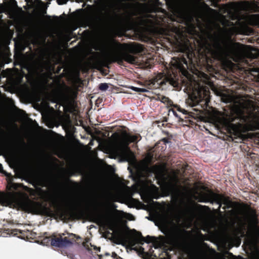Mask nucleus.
Wrapping results in <instances>:
<instances>
[{
    "mask_svg": "<svg viewBox=\"0 0 259 259\" xmlns=\"http://www.w3.org/2000/svg\"><path fill=\"white\" fill-rule=\"evenodd\" d=\"M112 257L113 258H116L118 257V255L117 254L115 253V252H112Z\"/></svg>",
    "mask_w": 259,
    "mask_h": 259,
    "instance_id": "7c9ffc66",
    "label": "nucleus"
},
{
    "mask_svg": "<svg viewBox=\"0 0 259 259\" xmlns=\"http://www.w3.org/2000/svg\"><path fill=\"white\" fill-rule=\"evenodd\" d=\"M184 164H185V163H184ZM187 164L191 167V168L193 170L192 171L193 172H192L191 174H190V175H188L187 176L186 175V176H184L183 175H180V176H179V178H199V176L197 177L196 175L195 174H194V169L191 167V166L189 165L188 164ZM200 179H201V177H200Z\"/></svg>",
    "mask_w": 259,
    "mask_h": 259,
    "instance_id": "4468645a",
    "label": "nucleus"
},
{
    "mask_svg": "<svg viewBox=\"0 0 259 259\" xmlns=\"http://www.w3.org/2000/svg\"><path fill=\"white\" fill-rule=\"evenodd\" d=\"M22 143L23 145H25V143L24 142H22Z\"/></svg>",
    "mask_w": 259,
    "mask_h": 259,
    "instance_id": "79ce46f5",
    "label": "nucleus"
},
{
    "mask_svg": "<svg viewBox=\"0 0 259 259\" xmlns=\"http://www.w3.org/2000/svg\"><path fill=\"white\" fill-rule=\"evenodd\" d=\"M172 111H173V112H174V115H175L176 116L178 117V115H177V113L176 112V111H175L174 110H172Z\"/></svg>",
    "mask_w": 259,
    "mask_h": 259,
    "instance_id": "f704fd0d",
    "label": "nucleus"
},
{
    "mask_svg": "<svg viewBox=\"0 0 259 259\" xmlns=\"http://www.w3.org/2000/svg\"><path fill=\"white\" fill-rule=\"evenodd\" d=\"M133 90L135 91H136V92H139V93H145V92H148V90L146 89L137 88V87H133Z\"/></svg>",
    "mask_w": 259,
    "mask_h": 259,
    "instance_id": "a211bd4d",
    "label": "nucleus"
},
{
    "mask_svg": "<svg viewBox=\"0 0 259 259\" xmlns=\"http://www.w3.org/2000/svg\"><path fill=\"white\" fill-rule=\"evenodd\" d=\"M121 180H124L125 179H120Z\"/></svg>",
    "mask_w": 259,
    "mask_h": 259,
    "instance_id": "37998d69",
    "label": "nucleus"
},
{
    "mask_svg": "<svg viewBox=\"0 0 259 259\" xmlns=\"http://www.w3.org/2000/svg\"><path fill=\"white\" fill-rule=\"evenodd\" d=\"M191 88L193 92H195L199 98H202V96L206 95L208 89L205 86L196 83L194 87L191 85Z\"/></svg>",
    "mask_w": 259,
    "mask_h": 259,
    "instance_id": "9b49d317",
    "label": "nucleus"
},
{
    "mask_svg": "<svg viewBox=\"0 0 259 259\" xmlns=\"http://www.w3.org/2000/svg\"><path fill=\"white\" fill-rule=\"evenodd\" d=\"M137 238L138 239H143V236L142 235V234L140 232H137Z\"/></svg>",
    "mask_w": 259,
    "mask_h": 259,
    "instance_id": "b1692460",
    "label": "nucleus"
},
{
    "mask_svg": "<svg viewBox=\"0 0 259 259\" xmlns=\"http://www.w3.org/2000/svg\"><path fill=\"white\" fill-rule=\"evenodd\" d=\"M146 182H150L151 183L152 182L151 181H146Z\"/></svg>",
    "mask_w": 259,
    "mask_h": 259,
    "instance_id": "58836bf2",
    "label": "nucleus"
},
{
    "mask_svg": "<svg viewBox=\"0 0 259 259\" xmlns=\"http://www.w3.org/2000/svg\"><path fill=\"white\" fill-rule=\"evenodd\" d=\"M224 121L230 132L233 133L239 132L242 125L240 121L244 122L243 126L245 131L259 130V111H250L246 115L243 113L231 112L226 114Z\"/></svg>",
    "mask_w": 259,
    "mask_h": 259,
    "instance_id": "20e7f679",
    "label": "nucleus"
},
{
    "mask_svg": "<svg viewBox=\"0 0 259 259\" xmlns=\"http://www.w3.org/2000/svg\"><path fill=\"white\" fill-rule=\"evenodd\" d=\"M51 245L52 246L62 247L68 246L72 244V242L68 240L67 237L56 238L51 240Z\"/></svg>",
    "mask_w": 259,
    "mask_h": 259,
    "instance_id": "9d476101",
    "label": "nucleus"
},
{
    "mask_svg": "<svg viewBox=\"0 0 259 259\" xmlns=\"http://www.w3.org/2000/svg\"><path fill=\"white\" fill-rule=\"evenodd\" d=\"M170 83L174 87H176L179 83L178 80H175L174 79L171 78L170 80Z\"/></svg>",
    "mask_w": 259,
    "mask_h": 259,
    "instance_id": "412c9836",
    "label": "nucleus"
},
{
    "mask_svg": "<svg viewBox=\"0 0 259 259\" xmlns=\"http://www.w3.org/2000/svg\"><path fill=\"white\" fill-rule=\"evenodd\" d=\"M145 180H149V179H145Z\"/></svg>",
    "mask_w": 259,
    "mask_h": 259,
    "instance_id": "c03bdc74",
    "label": "nucleus"
},
{
    "mask_svg": "<svg viewBox=\"0 0 259 259\" xmlns=\"http://www.w3.org/2000/svg\"><path fill=\"white\" fill-rule=\"evenodd\" d=\"M120 20V16L115 12L108 13L104 19V22L108 25L113 26L118 24Z\"/></svg>",
    "mask_w": 259,
    "mask_h": 259,
    "instance_id": "1a4fd4ad",
    "label": "nucleus"
},
{
    "mask_svg": "<svg viewBox=\"0 0 259 259\" xmlns=\"http://www.w3.org/2000/svg\"><path fill=\"white\" fill-rule=\"evenodd\" d=\"M112 137L115 140L116 144L118 147H124L128 148V145L131 142H136L138 140L140 136L139 135H129L125 132H123L121 136L118 133L113 134Z\"/></svg>",
    "mask_w": 259,
    "mask_h": 259,
    "instance_id": "423d86ee",
    "label": "nucleus"
},
{
    "mask_svg": "<svg viewBox=\"0 0 259 259\" xmlns=\"http://www.w3.org/2000/svg\"><path fill=\"white\" fill-rule=\"evenodd\" d=\"M6 188L8 193L0 192V204L11 208H17L28 199V194L33 193L32 188L23 184L15 183L14 179H6Z\"/></svg>",
    "mask_w": 259,
    "mask_h": 259,
    "instance_id": "7ed1b4c3",
    "label": "nucleus"
},
{
    "mask_svg": "<svg viewBox=\"0 0 259 259\" xmlns=\"http://www.w3.org/2000/svg\"><path fill=\"white\" fill-rule=\"evenodd\" d=\"M0 132H1V133H2V134H4V131H3L1 128H0Z\"/></svg>",
    "mask_w": 259,
    "mask_h": 259,
    "instance_id": "c9c22d12",
    "label": "nucleus"
},
{
    "mask_svg": "<svg viewBox=\"0 0 259 259\" xmlns=\"http://www.w3.org/2000/svg\"><path fill=\"white\" fill-rule=\"evenodd\" d=\"M208 39H205L201 48L198 51L199 62L202 59L204 65L208 68L213 69L215 61L224 63L229 59L235 62L244 61L246 59L257 58L259 49L240 42L225 43L220 33H209Z\"/></svg>",
    "mask_w": 259,
    "mask_h": 259,
    "instance_id": "f257e3e1",
    "label": "nucleus"
},
{
    "mask_svg": "<svg viewBox=\"0 0 259 259\" xmlns=\"http://www.w3.org/2000/svg\"><path fill=\"white\" fill-rule=\"evenodd\" d=\"M178 111L183 112L184 114H187V111L185 110V109H182L180 107H179L178 109Z\"/></svg>",
    "mask_w": 259,
    "mask_h": 259,
    "instance_id": "bb28decb",
    "label": "nucleus"
},
{
    "mask_svg": "<svg viewBox=\"0 0 259 259\" xmlns=\"http://www.w3.org/2000/svg\"><path fill=\"white\" fill-rule=\"evenodd\" d=\"M71 259H74L73 257H71Z\"/></svg>",
    "mask_w": 259,
    "mask_h": 259,
    "instance_id": "a18cd8bd",
    "label": "nucleus"
},
{
    "mask_svg": "<svg viewBox=\"0 0 259 259\" xmlns=\"http://www.w3.org/2000/svg\"><path fill=\"white\" fill-rule=\"evenodd\" d=\"M186 55L189 61L190 62H192V57L193 56H195L194 53L193 52H191V53L187 54Z\"/></svg>",
    "mask_w": 259,
    "mask_h": 259,
    "instance_id": "4be33fe9",
    "label": "nucleus"
},
{
    "mask_svg": "<svg viewBox=\"0 0 259 259\" xmlns=\"http://www.w3.org/2000/svg\"><path fill=\"white\" fill-rule=\"evenodd\" d=\"M204 5H205V6L206 7H207V8H208L209 9H210V10H212V9H210V8H209V7H208L206 4H205Z\"/></svg>",
    "mask_w": 259,
    "mask_h": 259,
    "instance_id": "e433bc0d",
    "label": "nucleus"
},
{
    "mask_svg": "<svg viewBox=\"0 0 259 259\" xmlns=\"http://www.w3.org/2000/svg\"><path fill=\"white\" fill-rule=\"evenodd\" d=\"M133 180L134 181L135 183H137V182H138L137 180H141V179H134Z\"/></svg>",
    "mask_w": 259,
    "mask_h": 259,
    "instance_id": "473e14b6",
    "label": "nucleus"
},
{
    "mask_svg": "<svg viewBox=\"0 0 259 259\" xmlns=\"http://www.w3.org/2000/svg\"><path fill=\"white\" fill-rule=\"evenodd\" d=\"M166 5L171 10H176L179 7L187 10L189 8V4L186 0H165Z\"/></svg>",
    "mask_w": 259,
    "mask_h": 259,
    "instance_id": "6e6552de",
    "label": "nucleus"
},
{
    "mask_svg": "<svg viewBox=\"0 0 259 259\" xmlns=\"http://www.w3.org/2000/svg\"><path fill=\"white\" fill-rule=\"evenodd\" d=\"M181 63H183V64L187 65H188V62L187 61V59L186 58H185V57H183L182 58H181Z\"/></svg>",
    "mask_w": 259,
    "mask_h": 259,
    "instance_id": "5701e85b",
    "label": "nucleus"
},
{
    "mask_svg": "<svg viewBox=\"0 0 259 259\" xmlns=\"http://www.w3.org/2000/svg\"><path fill=\"white\" fill-rule=\"evenodd\" d=\"M156 180H158V181H161V182H163V183H168V182H165V180H168V179H156Z\"/></svg>",
    "mask_w": 259,
    "mask_h": 259,
    "instance_id": "c756f323",
    "label": "nucleus"
},
{
    "mask_svg": "<svg viewBox=\"0 0 259 259\" xmlns=\"http://www.w3.org/2000/svg\"><path fill=\"white\" fill-rule=\"evenodd\" d=\"M95 249H96L97 250L99 251H100V247H96L95 248Z\"/></svg>",
    "mask_w": 259,
    "mask_h": 259,
    "instance_id": "72a5a7b5",
    "label": "nucleus"
},
{
    "mask_svg": "<svg viewBox=\"0 0 259 259\" xmlns=\"http://www.w3.org/2000/svg\"><path fill=\"white\" fill-rule=\"evenodd\" d=\"M110 255L109 253H106V255Z\"/></svg>",
    "mask_w": 259,
    "mask_h": 259,
    "instance_id": "4c0bfd02",
    "label": "nucleus"
},
{
    "mask_svg": "<svg viewBox=\"0 0 259 259\" xmlns=\"http://www.w3.org/2000/svg\"><path fill=\"white\" fill-rule=\"evenodd\" d=\"M252 74L259 79V66L253 67L251 69Z\"/></svg>",
    "mask_w": 259,
    "mask_h": 259,
    "instance_id": "dca6fc26",
    "label": "nucleus"
},
{
    "mask_svg": "<svg viewBox=\"0 0 259 259\" xmlns=\"http://www.w3.org/2000/svg\"><path fill=\"white\" fill-rule=\"evenodd\" d=\"M215 201H217V203L220 205V206H221L222 204L223 203H226V200L225 198L220 195H217L215 196Z\"/></svg>",
    "mask_w": 259,
    "mask_h": 259,
    "instance_id": "2eb2a0df",
    "label": "nucleus"
},
{
    "mask_svg": "<svg viewBox=\"0 0 259 259\" xmlns=\"http://www.w3.org/2000/svg\"><path fill=\"white\" fill-rule=\"evenodd\" d=\"M102 223L104 224L105 225L109 226V223L107 221L105 220H100V221Z\"/></svg>",
    "mask_w": 259,
    "mask_h": 259,
    "instance_id": "c85d7f7f",
    "label": "nucleus"
},
{
    "mask_svg": "<svg viewBox=\"0 0 259 259\" xmlns=\"http://www.w3.org/2000/svg\"><path fill=\"white\" fill-rule=\"evenodd\" d=\"M166 103L167 104V105L168 106H174L173 105V102L172 101L170 100L169 98H168V101H167V102H166Z\"/></svg>",
    "mask_w": 259,
    "mask_h": 259,
    "instance_id": "393cba45",
    "label": "nucleus"
},
{
    "mask_svg": "<svg viewBox=\"0 0 259 259\" xmlns=\"http://www.w3.org/2000/svg\"><path fill=\"white\" fill-rule=\"evenodd\" d=\"M167 138H163L157 142L146 155L145 161L147 165L144 167V171L146 175L144 178L153 177V178H180L179 176H187L193 172V170L187 164L181 162L177 165V167L169 168L166 163L152 164L156 161L161 160V152L166 148V144L170 143Z\"/></svg>",
    "mask_w": 259,
    "mask_h": 259,
    "instance_id": "f03ea898",
    "label": "nucleus"
},
{
    "mask_svg": "<svg viewBox=\"0 0 259 259\" xmlns=\"http://www.w3.org/2000/svg\"><path fill=\"white\" fill-rule=\"evenodd\" d=\"M128 178L134 179V178H141V177H134V176H132V175H130L128 176Z\"/></svg>",
    "mask_w": 259,
    "mask_h": 259,
    "instance_id": "2f4dec72",
    "label": "nucleus"
},
{
    "mask_svg": "<svg viewBox=\"0 0 259 259\" xmlns=\"http://www.w3.org/2000/svg\"><path fill=\"white\" fill-rule=\"evenodd\" d=\"M70 168L72 169L77 168V165L76 164H73L70 166Z\"/></svg>",
    "mask_w": 259,
    "mask_h": 259,
    "instance_id": "cd10ccee",
    "label": "nucleus"
},
{
    "mask_svg": "<svg viewBox=\"0 0 259 259\" xmlns=\"http://www.w3.org/2000/svg\"><path fill=\"white\" fill-rule=\"evenodd\" d=\"M25 180L26 182L32 184V185L37 190L40 192H44L48 188V185L50 182L48 180L50 179H21ZM71 181V179H67Z\"/></svg>",
    "mask_w": 259,
    "mask_h": 259,
    "instance_id": "0eeeda50",
    "label": "nucleus"
},
{
    "mask_svg": "<svg viewBox=\"0 0 259 259\" xmlns=\"http://www.w3.org/2000/svg\"><path fill=\"white\" fill-rule=\"evenodd\" d=\"M203 75L207 76V75L206 74H205V73H203Z\"/></svg>",
    "mask_w": 259,
    "mask_h": 259,
    "instance_id": "ea45409f",
    "label": "nucleus"
},
{
    "mask_svg": "<svg viewBox=\"0 0 259 259\" xmlns=\"http://www.w3.org/2000/svg\"><path fill=\"white\" fill-rule=\"evenodd\" d=\"M175 30H177V28L176 27L175 28Z\"/></svg>",
    "mask_w": 259,
    "mask_h": 259,
    "instance_id": "a19ab883",
    "label": "nucleus"
},
{
    "mask_svg": "<svg viewBox=\"0 0 259 259\" xmlns=\"http://www.w3.org/2000/svg\"><path fill=\"white\" fill-rule=\"evenodd\" d=\"M116 47L118 52L112 58L111 62H117L121 64L123 61L130 63H134L137 58L134 56L142 53L143 47L141 45L135 42L120 44L117 42Z\"/></svg>",
    "mask_w": 259,
    "mask_h": 259,
    "instance_id": "39448f33",
    "label": "nucleus"
},
{
    "mask_svg": "<svg viewBox=\"0 0 259 259\" xmlns=\"http://www.w3.org/2000/svg\"><path fill=\"white\" fill-rule=\"evenodd\" d=\"M9 178H14L13 177H10ZM14 178H70L69 177H21L19 176L15 177Z\"/></svg>",
    "mask_w": 259,
    "mask_h": 259,
    "instance_id": "ddd939ff",
    "label": "nucleus"
},
{
    "mask_svg": "<svg viewBox=\"0 0 259 259\" xmlns=\"http://www.w3.org/2000/svg\"><path fill=\"white\" fill-rule=\"evenodd\" d=\"M81 178H114V177H84V176H81ZM114 178H121V177H119L118 176H117L116 177H114Z\"/></svg>",
    "mask_w": 259,
    "mask_h": 259,
    "instance_id": "aec40b11",
    "label": "nucleus"
},
{
    "mask_svg": "<svg viewBox=\"0 0 259 259\" xmlns=\"http://www.w3.org/2000/svg\"><path fill=\"white\" fill-rule=\"evenodd\" d=\"M223 102L226 103H232L234 101V97L232 95H227L224 94L222 96Z\"/></svg>",
    "mask_w": 259,
    "mask_h": 259,
    "instance_id": "f8f14e48",
    "label": "nucleus"
},
{
    "mask_svg": "<svg viewBox=\"0 0 259 259\" xmlns=\"http://www.w3.org/2000/svg\"><path fill=\"white\" fill-rule=\"evenodd\" d=\"M155 84V82L154 81H151L150 83H149L148 84V89H151L152 88H153V86Z\"/></svg>",
    "mask_w": 259,
    "mask_h": 259,
    "instance_id": "a878e982",
    "label": "nucleus"
},
{
    "mask_svg": "<svg viewBox=\"0 0 259 259\" xmlns=\"http://www.w3.org/2000/svg\"><path fill=\"white\" fill-rule=\"evenodd\" d=\"M108 87V85L106 83H101L99 85V90L103 91L107 90Z\"/></svg>",
    "mask_w": 259,
    "mask_h": 259,
    "instance_id": "f3484780",
    "label": "nucleus"
},
{
    "mask_svg": "<svg viewBox=\"0 0 259 259\" xmlns=\"http://www.w3.org/2000/svg\"><path fill=\"white\" fill-rule=\"evenodd\" d=\"M158 98V100L163 103H166L167 101H168V98L164 96H160Z\"/></svg>",
    "mask_w": 259,
    "mask_h": 259,
    "instance_id": "6ab92c4d",
    "label": "nucleus"
}]
</instances>
